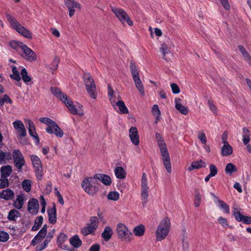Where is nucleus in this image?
<instances>
[{"label": "nucleus", "mask_w": 251, "mask_h": 251, "mask_svg": "<svg viewBox=\"0 0 251 251\" xmlns=\"http://www.w3.org/2000/svg\"><path fill=\"white\" fill-rule=\"evenodd\" d=\"M21 50L23 53L22 56L25 59L30 62L36 60L37 58L36 53L31 49L28 47L25 44L24 46H23V48Z\"/></svg>", "instance_id": "nucleus-12"}, {"label": "nucleus", "mask_w": 251, "mask_h": 251, "mask_svg": "<svg viewBox=\"0 0 251 251\" xmlns=\"http://www.w3.org/2000/svg\"><path fill=\"white\" fill-rule=\"evenodd\" d=\"M157 142L160 148L164 166L166 168L167 172L171 173L172 172L171 159L166 145L163 139Z\"/></svg>", "instance_id": "nucleus-4"}, {"label": "nucleus", "mask_w": 251, "mask_h": 251, "mask_svg": "<svg viewBox=\"0 0 251 251\" xmlns=\"http://www.w3.org/2000/svg\"><path fill=\"white\" fill-rule=\"evenodd\" d=\"M47 212L49 216V223L51 224H55L57 220L56 209L55 208V205H54L52 208L48 209Z\"/></svg>", "instance_id": "nucleus-22"}, {"label": "nucleus", "mask_w": 251, "mask_h": 251, "mask_svg": "<svg viewBox=\"0 0 251 251\" xmlns=\"http://www.w3.org/2000/svg\"><path fill=\"white\" fill-rule=\"evenodd\" d=\"M22 187L23 189L26 192H29L31 190V182L29 179L24 180L22 182Z\"/></svg>", "instance_id": "nucleus-43"}, {"label": "nucleus", "mask_w": 251, "mask_h": 251, "mask_svg": "<svg viewBox=\"0 0 251 251\" xmlns=\"http://www.w3.org/2000/svg\"><path fill=\"white\" fill-rule=\"evenodd\" d=\"M28 130L30 135L33 138L36 144L39 143V138L36 133L35 127L33 122L31 120L28 121Z\"/></svg>", "instance_id": "nucleus-15"}, {"label": "nucleus", "mask_w": 251, "mask_h": 251, "mask_svg": "<svg viewBox=\"0 0 251 251\" xmlns=\"http://www.w3.org/2000/svg\"><path fill=\"white\" fill-rule=\"evenodd\" d=\"M31 160L35 168L36 176L38 179L41 180L42 178V167L41 160L37 156L35 155L31 156Z\"/></svg>", "instance_id": "nucleus-11"}, {"label": "nucleus", "mask_w": 251, "mask_h": 251, "mask_svg": "<svg viewBox=\"0 0 251 251\" xmlns=\"http://www.w3.org/2000/svg\"><path fill=\"white\" fill-rule=\"evenodd\" d=\"M83 78L87 93L91 98L96 99L97 97V92L94 79L89 74L86 73L84 74Z\"/></svg>", "instance_id": "nucleus-6"}, {"label": "nucleus", "mask_w": 251, "mask_h": 251, "mask_svg": "<svg viewBox=\"0 0 251 251\" xmlns=\"http://www.w3.org/2000/svg\"><path fill=\"white\" fill-rule=\"evenodd\" d=\"M233 214L236 220L238 222L239 221V218L243 216V215L240 213V212L238 211L237 206L236 205H234L233 207Z\"/></svg>", "instance_id": "nucleus-52"}, {"label": "nucleus", "mask_w": 251, "mask_h": 251, "mask_svg": "<svg viewBox=\"0 0 251 251\" xmlns=\"http://www.w3.org/2000/svg\"><path fill=\"white\" fill-rule=\"evenodd\" d=\"M208 104L210 109L214 113L216 114L217 113V108L216 106L213 104L212 101L211 100H208Z\"/></svg>", "instance_id": "nucleus-62"}, {"label": "nucleus", "mask_w": 251, "mask_h": 251, "mask_svg": "<svg viewBox=\"0 0 251 251\" xmlns=\"http://www.w3.org/2000/svg\"><path fill=\"white\" fill-rule=\"evenodd\" d=\"M20 213L19 211L16 209L11 210L8 213L7 218L10 221H15L16 217L20 216Z\"/></svg>", "instance_id": "nucleus-40"}, {"label": "nucleus", "mask_w": 251, "mask_h": 251, "mask_svg": "<svg viewBox=\"0 0 251 251\" xmlns=\"http://www.w3.org/2000/svg\"><path fill=\"white\" fill-rule=\"evenodd\" d=\"M64 2L68 9L69 15L70 17H72L75 13V8H77L79 10L81 9L80 4L74 0H64Z\"/></svg>", "instance_id": "nucleus-14"}, {"label": "nucleus", "mask_w": 251, "mask_h": 251, "mask_svg": "<svg viewBox=\"0 0 251 251\" xmlns=\"http://www.w3.org/2000/svg\"><path fill=\"white\" fill-rule=\"evenodd\" d=\"M39 208L38 201L35 198L30 199L28 202L27 208L30 213H33L35 210L36 214Z\"/></svg>", "instance_id": "nucleus-21"}, {"label": "nucleus", "mask_w": 251, "mask_h": 251, "mask_svg": "<svg viewBox=\"0 0 251 251\" xmlns=\"http://www.w3.org/2000/svg\"><path fill=\"white\" fill-rule=\"evenodd\" d=\"M59 62V58L56 56H55L52 61V62L50 64V69L52 71H55L57 69Z\"/></svg>", "instance_id": "nucleus-44"}, {"label": "nucleus", "mask_w": 251, "mask_h": 251, "mask_svg": "<svg viewBox=\"0 0 251 251\" xmlns=\"http://www.w3.org/2000/svg\"><path fill=\"white\" fill-rule=\"evenodd\" d=\"M141 199L142 201V204L145 207L148 202L149 194V187L148 186L147 177L146 174L143 173L141 178Z\"/></svg>", "instance_id": "nucleus-7"}, {"label": "nucleus", "mask_w": 251, "mask_h": 251, "mask_svg": "<svg viewBox=\"0 0 251 251\" xmlns=\"http://www.w3.org/2000/svg\"><path fill=\"white\" fill-rule=\"evenodd\" d=\"M239 218V222H243L246 224H251V217L243 215Z\"/></svg>", "instance_id": "nucleus-56"}, {"label": "nucleus", "mask_w": 251, "mask_h": 251, "mask_svg": "<svg viewBox=\"0 0 251 251\" xmlns=\"http://www.w3.org/2000/svg\"><path fill=\"white\" fill-rule=\"evenodd\" d=\"M111 10L122 24L126 22L129 26L133 25L132 21L124 10L114 7H112Z\"/></svg>", "instance_id": "nucleus-9"}, {"label": "nucleus", "mask_w": 251, "mask_h": 251, "mask_svg": "<svg viewBox=\"0 0 251 251\" xmlns=\"http://www.w3.org/2000/svg\"><path fill=\"white\" fill-rule=\"evenodd\" d=\"M100 183L95 176L85 177L81 183V186L85 192L90 195H93L99 190Z\"/></svg>", "instance_id": "nucleus-3"}, {"label": "nucleus", "mask_w": 251, "mask_h": 251, "mask_svg": "<svg viewBox=\"0 0 251 251\" xmlns=\"http://www.w3.org/2000/svg\"><path fill=\"white\" fill-rule=\"evenodd\" d=\"M14 196V192L10 188H7L0 192V198L6 201L13 200Z\"/></svg>", "instance_id": "nucleus-18"}, {"label": "nucleus", "mask_w": 251, "mask_h": 251, "mask_svg": "<svg viewBox=\"0 0 251 251\" xmlns=\"http://www.w3.org/2000/svg\"><path fill=\"white\" fill-rule=\"evenodd\" d=\"M14 127L21 137H25L26 135V129L23 123L20 121H16L13 123Z\"/></svg>", "instance_id": "nucleus-16"}, {"label": "nucleus", "mask_w": 251, "mask_h": 251, "mask_svg": "<svg viewBox=\"0 0 251 251\" xmlns=\"http://www.w3.org/2000/svg\"><path fill=\"white\" fill-rule=\"evenodd\" d=\"M129 133L132 143L135 145H138L139 144V137L137 128L132 126L129 130Z\"/></svg>", "instance_id": "nucleus-17"}, {"label": "nucleus", "mask_w": 251, "mask_h": 251, "mask_svg": "<svg viewBox=\"0 0 251 251\" xmlns=\"http://www.w3.org/2000/svg\"><path fill=\"white\" fill-rule=\"evenodd\" d=\"M21 75L22 76V79L23 81L25 83H27L30 82L31 80L30 77L27 75V72L25 68H23L21 72Z\"/></svg>", "instance_id": "nucleus-42"}, {"label": "nucleus", "mask_w": 251, "mask_h": 251, "mask_svg": "<svg viewBox=\"0 0 251 251\" xmlns=\"http://www.w3.org/2000/svg\"><path fill=\"white\" fill-rule=\"evenodd\" d=\"M236 166L233 163H228L225 168L226 173L229 176H231L233 173L237 171Z\"/></svg>", "instance_id": "nucleus-37"}, {"label": "nucleus", "mask_w": 251, "mask_h": 251, "mask_svg": "<svg viewBox=\"0 0 251 251\" xmlns=\"http://www.w3.org/2000/svg\"><path fill=\"white\" fill-rule=\"evenodd\" d=\"M70 244L75 248H77L82 245V242L78 235H74L70 239Z\"/></svg>", "instance_id": "nucleus-31"}, {"label": "nucleus", "mask_w": 251, "mask_h": 251, "mask_svg": "<svg viewBox=\"0 0 251 251\" xmlns=\"http://www.w3.org/2000/svg\"><path fill=\"white\" fill-rule=\"evenodd\" d=\"M145 227L143 225L135 226L133 230V233L137 236H143L145 233Z\"/></svg>", "instance_id": "nucleus-33"}, {"label": "nucleus", "mask_w": 251, "mask_h": 251, "mask_svg": "<svg viewBox=\"0 0 251 251\" xmlns=\"http://www.w3.org/2000/svg\"><path fill=\"white\" fill-rule=\"evenodd\" d=\"M209 169L210 176H214L216 175L218 172V170L216 166L215 165H210Z\"/></svg>", "instance_id": "nucleus-57"}, {"label": "nucleus", "mask_w": 251, "mask_h": 251, "mask_svg": "<svg viewBox=\"0 0 251 251\" xmlns=\"http://www.w3.org/2000/svg\"><path fill=\"white\" fill-rule=\"evenodd\" d=\"M12 172V167L10 165L2 166L0 168L1 177L7 178Z\"/></svg>", "instance_id": "nucleus-29"}, {"label": "nucleus", "mask_w": 251, "mask_h": 251, "mask_svg": "<svg viewBox=\"0 0 251 251\" xmlns=\"http://www.w3.org/2000/svg\"><path fill=\"white\" fill-rule=\"evenodd\" d=\"M159 50L162 54V58L165 60L168 61L169 59L166 57V55L171 52L169 46L165 43H163L161 45Z\"/></svg>", "instance_id": "nucleus-27"}, {"label": "nucleus", "mask_w": 251, "mask_h": 251, "mask_svg": "<svg viewBox=\"0 0 251 251\" xmlns=\"http://www.w3.org/2000/svg\"><path fill=\"white\" fill-rule=\"evenodd\" d=\"M172 92L174 94H178L180 92V89L176 83H172L171 85Z\"/></svg>", "instance_id": "nucleus-61"}, {"label": "nucleus", "mask_w": 251, "mask_h": 251, "mask_svg": "<svg viewBox=\"0 0 251 251\" xmlns=\"http://www.w3.org/2000/svg\"><path fill=\"white\" fill-rule=\"evenodd\" d=\"M115 175L117 178L122 179L125 178L126 172L122 167H117L115 169Z\"/></svg>", "instance_id": "nucleus-32"}, {"label": "nucleus", "mask_w": 251, "mask_h": 251, "mask_svg": "<svg viewBox=\"0 0 251 251\" xmlns=\"http://www.w3.org/2000/svg\"><path fill=\"white\" fill-rule=\"evenodd\" d=\"M206 167V163L202 160L193 161L190 166L188 168L189 171H191L194 169H198L201 168H205Z\"/></svg>", "instance_id": "nucleus-23"}, {"label": "nucleus", "mask_w": 251, "mask_h": 251, "mask_svg": "<svg viewBox=\"0 0 251 251\" xmlns=\"http://www.w3.org/2000/svg\"><path fill=\"white\" fill-rule=\"evenodd\" d=\"M90 224H88L89 225L91 226L92 227H95L96 229L98 226V220L97 217H92L90 218Z\"/></svg>", "instance_id": "nucleus-55"}, {"label": "nucleus", "mask_w": 251, "mask_h": 251, "mask_svg": "<svg viewBox=\"0 0 251 251\" xmlns=\"http://www.w3.org/2000/svg\"><path fill=\"white\" fill-rule=\"evenodd\" d=\"M132 78L139 92L142 96H144L145 95L144 88L139 75Z\"/></svg>", "instance_id": "nucleus-26"}, {"label": "nucleus", "mask_w": 251, "mask_h": 251, "mask_svg": "<svg viewBox=\"0 0 251 251\" xmlns=\"http://www.w3.org/2000/svg\"><path fill=\"white\" fill-rule=\"evenodd\" d=\"M232 148L228 143L224 144L221 150V154L222 156H226L229 155L232 153Z\"/></svg>", "instance_id": "nucleus-30"}, {"label": "nucleus", "mask_w": 251, "mask_h": 251, "mask_svg": "<svg viewBox=\"0 0 251 251\" xmlns=\"http://www.w3.org/2000/svg\"><path fill=\"white\" fill-rule=\"evenodd\" d=\"M218 202L221 208L225 210V212L228 214L229 213V207L228 205L222 200H219Z\"/></svg>", "instance_id": "nucleus-48"}, {"label": "nucleus", "mask_w": 251, "mask_h": 251, "mask_svg": "<svg viewBox=\"0 0 251 251\" xmlns=\"http://www.w3.org/2000/svg\"><path fill=\"white\" fill-rule=\"evenodd\" d=\"M108 95L110 97V100L112 105H114L115 101L112 100V97L114 96V91L110 84L108 85Z\"/></svg>", "instance_id": "nucleus-54"}, {"label": "nucleus", "mask_w": 251, "mask_h": 251, "mask_svg": "<svg viewBox=\"0 0 251 251\" xmlns=\"http://www.w3.org/2000/svg\"><path fill=\"white\" fill-rule=\"evenodd\" d=\"M96 229L91 226L87 225L81 229V232L83 236H87L95 232Z\"/></svg>", "instance_id": "nucleus-36"}, {"label": "nucleus", "mask_w": 251, "mask_h": 251, "mask_svg": "<svg viewBox=\"0 0 251 251\" xmlns=\"http://www.w3.org/2000/svg\"><path fill=\"white\" fill-rule=\"evenodd\" d=\"M26 200L24 193L18 195L16 200L13 201L14 206L19 210L22 209L24 205V201H26Z\"/></svg>", "instance_id": "nucleus-20"}, {"label": "nucleus", "mask_w": 251, "mask_h": 251, "mask_svg": "<svg viewBox=\"0 0 251 251\" xmlns=\"http://www.w3.org/2000/svg\"><path fill=\"white\" fill-rule=\"evenodd\" d=\"M113 234V230L111 227L109 226L105 227L103 231L101 233V237L105 241H108L112 237Z\"/></svg>", "instance_id": "nucleus-25"}, {"label": "nucleus", "mask_w": 251, "mask_h": 251, "mask_svg": "<svg viewBox=\"0 0 251 251\" xmlns=\"http://www.w3.org/2000/svg\"><path fill=\"white\" fill-rule=\"evenodd\" d=\"M10 45L11 47L14 49L16 50L18 48H20L21 49H22L23 46H24L25 44L20 41H13L10 42Z\"/></svg>", "instance_id": "nucleus-45"}, {"label": "nucleus", "mask_w": 251, "mask_h": 251, "mask_svg": "<svg viewBox=\"0 0 251 251\" xmlns=\"http://www.w3.org/2000/svg\"><path fill=\"white\" fill-rule=\"evenodd\" d=\"M12 157L15 166L18 169H21L25 164V161L24 157L20 150H14Z\"/></svg>", "instance_id": "nucleus-10"}, {"label": "nucleus", "mask_w": 251, "mask_h": 251, "mask_svg": "<svg viewBox=\"0 0 251 251\" xmlns=\"http://www.w3.org/2000/svg\"><path fill=\"white\" fill-rule=\"evenodd\" d=\"M170 221L168 217L165 218L160 222L156 231V237L157 241L165 239L168 234L170 229Z\"/></svg>", "instance_id": "nucleus-5"}, {"label": "nucleus", "mask_w": 251, "mask_h": 251, "mask_svg": "<svg viewBox=\"0 0 251 251\" xmlns=\"http://www.w3.org/2000/svg\"><path fill=\"white\" fill-rule=\"evenodd\" d=\"M116 232L118 238L130 242L132 236L131 232L122 223H119L117 226Z\"/></svg>", "instance_id": "nucleus-8"}, {"label": "nucleus", "mask_w": 251, "mask_h": 251, "mask_svg": "<svg viewBox=\"0 0 251 251\" xmlns=\"http://www.w3.org/2000/svg\"><path fill=\"white\" fill-rule=\"evenodd\" d=\"M238 49L242 53V55L243 56L245 59L249 58V57L251 56L246 50V49L242 45H239Z\"/></svg>", "instance_id": "nucleus-49"}, {"label": "nucleus", "mask_w": 251, "mask_h": 251, "mask_svg": "<svg viewBox=\"0 0 251 251\" xmlns=\"http://www.w3.org/2000/svg\"><path fill=\"white\" fill-rule=\"evenodd\" d=\"M97 180H100L103 184L106 186H109L112 183L111 177L106 175L97 174L94 175Z\"/></svg>", "instance_id": "nucleus-19"}, {"label": "nucleus", "mask_w": 251, "mask_h": 251, "mask_svg": "<svg viewBox=\"0 0 251 251\" xmlns=\"http://www.w3.org/2000/svg\"><path fill=\"white\" fill-rule=\"evenodd\" d=\"M38 236V234H37L34 238L32 239L31 242V245L33 246H35L37 244L41 242L42 240L44 239L43 238H41L40 236H38L36 239V238Z\"/></svg>", "instance_id": "nucleus-60"}, {"label": "nucleus", "mask_w": 251, "mask_h": 251, "mask_svg": "<svg viewBox=\"0 0 251 251\" xmlns=\"http://www.w3.org/2000/svg\"><path fill=\"white\" fill-rule=\"evenodd\" d=\"M46 131L49 134H54L56 137L61 138L63 136L64 132L55 122L50 126H47Z\"/></svg>", "instance_id": "nucleus-13"}, {"label": "nucleus", "mask_w": 251, "mask_h": 251, "mask_svg": "<svg viewBox=\"0 0 251 251\" xmlns=\"http://www.w3.org/2000/svg\"><path fill=\"white\" fill-rule=\"evenodd\" d=\"M130 69L131 70L132 78L139 75L135 63L133 61H131L130 63Z\"/></svg>", "instance_id": "nucleus-39"}, {"label": "nucleus", "mask_w": 251, "mask_h": 251, "mask_svg": "<svg viewBox=\"0 0 251 251\" xmlns=\"http://www.w3.org/2000/svg\"><path fill=\"white\" fill-rule=\"evenodd\" d=\"M67 239L66 235L63 233H61L58 236L57 242L58 247L63 250H68L67 249V246L64 244V242Z\"/></svg>", "instance_id": "nucleus-28"}, {"label": "nucleus", "mask_w": 251, "mask_h": 251, "mask_svg": "<svg viewBox=\"0 0 251 251\" xmlns=\"http://www.w3.org/2000/svg\"><path fill=\"white\" fill-rule=\"evenodd\" d=\"M5 102L10 104L12 103L11 99L6 94L4 95L2 98H0V106H2Z\"/></svg>", "instance_id": "nucleus-50"}, {"label": "nucleus", "mask_w": 251, "mask_h": 251, "mask_svg": "<svg viewBox=\"0 0 251 251\" xmlns=\"http://www.w3.org/2000/svg\"><path fill=\"white\" fill-rule=\"evenodd\" d=\"M5 16L10 25L13 29L24 37L28 39H32L31 32L22 26L14 17L8 13H6Z\"/></svg>", "instance_id": "nucleus-2"}, {"label": "nucleus", "mask_w": 251, "mask_h": 251, "mask_svg": "<svg viewBox=\"0 0 251 251\" xmlns=\"http://www.w3.org/2000/svg\"><path fill=\"white\" fill-rule=\"evenodd\" d=\"M198 138L203 144H206V137L205 134L203 132H201V133H199Z\"/></svg>", "instance_id": "nucleus-59"}, {"label": "nucleus", "mask_w": 251, "mask_h": 251, "mask_svg": "<svg viewBox=\"0 0 251 251\" xmlns=\"http://www.w3.org/2000/svg\"><path fill=\"white\" fill-rule=\"evenodd\" d=\"M50 90L54 96L59 99L66 105L72 114L74 115L78 114L81 116L84 115L83 110L82 109V106H81L79 107V108L77 109L75 106L74 104L73 101L68 98L66 94L62 92L58 88L51 87Z\"/></svg>", "instance_id": "nucleus-1"}, {"label": "nucleus", "mask_w": 251, "mask_h": 251, "mask_svg": "<svg viewBox=\"0 0 251 251\" xmlns=\"http://www.w3.org/2000/svg\"><path fill=\"white\" fill-rule=\"evenodd\" d=\"M39 121L42 123L47 124L48 126H51L54 122V121L47 117L40 118L39 119Z\"/></svg>", "instance_id": "nucleus-51"}, {"label": "nucleus", "mask_w": 251, "mask_h": 251, "mask_svg": "<svg viewBox=\"0 0 251 251\" xmlns=\"http://www.w3.org/2000/svg\"><path fill=\"white\" fill-rule=\"evenodd\" d=\"M107 198L109 200L117 201L119 199V194L117 192H110L108 193Z\"/></svg>", "instance_id": "nucleus-47"}, {"label": "nucleus", "mask_w": 251, "mask_h": 251, "mask_svg": "<svg viewBox=\"0 0 251 251\" xmlns=\"http://www.w3.org/2000/svg\"><path fill=\"white\" fill-rule=\"evenodd\" d=\"M9 238V234L4 231H0V241L5 242L7 241Z\"/></svg>", "instance_id": "nucleus-53"}, {"label": "nucleus", "mask_w": 251, "mask_h": 251, "mask_svg": "<svg viewBox=\"0 0 251 251\" xmlns=\"http://www.w3.org/2000/svg\"><path fill=\"white\" fill-rule=\"evenodd\" d=\"M9 185V182L7 178L1 177L0 178V189L7 188Z\"/></svg>", "instance_id": "nucleus-46"}, {"label": "nucleus", "mask_w": 251, "mask_h": 251, "mask_svg": "<svg viewBox=\"0 0 251 251\" xmlns=\"http://www.w3.org/2000/svg\"><path fill=\"white\" fill-rule=\"evenodd\" d=\"M43 222V218L42 216L37 217L35 220L34 225L32 226L31 230L32 231L37 230L41 226Z\"/></svg>", "instance_id": "nucleus-38"}, {"label": "nucleus", "mask_w": 251, "mask_h": 251, "mask_svg": "<svg viewBox=\"0 0 251 251\" xmlns=\"http://www.w3.org/2000/svg\"><path fill=\"white\" fill-rule=\"evenodd\" d=\"M116 105L118 106L120 113L127 114L128 113V110L124 101L119 100L116 103Z\"/></svg>", "instance_id": "nucleus-35"}, {"label": "nucleus", "mask_w": 251, "mask_h": 251, "mask_svg": "<svg viewBox=\"0 0 251 251\" xmlns=\"http://www.w3.org/2000/svg\"><path fill=\"white\" fill-rule=\"evenodd\" d=\"M152 113L153 115H160L161 112L158 108V105L155 104L152 107Z\"/></svg>", "instance_id": "nucleus-63"}, {"label": "nucleus", "mask_w": 251, "mask_h": 251, "mask_svg": "<svg viewBox=\"0 0 251 251\" xmlns=\"http://www.w3.org/2000/svg\"><path fill=\"white\" fill-rule=\"evenodd\" d=\"M181 100L180 98H177L175 100V107L179 112L186 115L188 113V109L186 107L182 105L180 103Z\"/></svg>", "instance_id": "nucleus-24"}, {"label": "nucleus", "mask_w": 251, "mask_h": 251, "mask_svg": "<svg viewBox=\"0 0 251 251\" xmlns=\"http://www.w3.org/2000/svg\"><path fill=\"white\" fill-rule=\"evenodd\" d=\"M13 74L10 75L11 78L14 79L17 81H19L21 79L20 74L17 71V68L15 66L12 67Z\"/></svg>", "instance_id": "nucleus-41"}, {"label": "nucleus", "mask_w": 251, "mask_h": 251, "mask_svg": "<svg viewBox=\"0 0 251 251\" xmlns=\"http://www.w3.org/2000/svg\"><path fill=\"white\" fill-rule=\"evenodd\" d=\"M11 159V154L9 152H3L0 150V164L4 163L5 161Z\"/></svg>", "instance_id": "nucleus-34"}, {"label": "nucleus", "mask_w": 251, "mask_h": 251, "mask_svg": "<svg viewBox=\"0 0 251 251\" xmlns=\"http://www.w3.org/2000/svg\"><path fill=\"white\" fill-rule=\"evenodd\" d=\"M221 4L223 6V7L226 10H229L230 8V6L229 4L228 0H220Z\"/></svg>", "instance_id": "nucleus-64"}, {"label": "nucleus", "mask_w": 251, "mask_h": 251, "mask_svg": "<svg viewBox=\"0 0 251 251\" xmlns=\"http://www.w3.org/2000/svg\"><path fill=\"white\" fill-rule=\"evenodd\" d=\"M218 222L223 226V227H227L228 226V224L227 222V220L222 217H220L218 219Z\"/></svg>", "instance_id": "nucleus-58"}]
</instances>
